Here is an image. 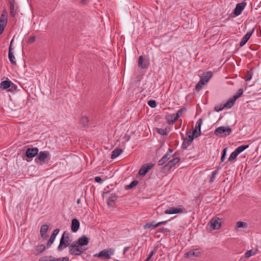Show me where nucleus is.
Masks as SVG:
<instances>
[{
  "label": "nucleus",
  "mask_w": 261,
  "mask_h": 261,
  "mask_svg": "<svg viewBox=\"0 0 261 261\" xmlns=\"http://www.w3.org/2000/svg\"><path fill=\"white\" fill-rule=\"evenodd\" d=\"M115 250L113 248L103 249L99 253L95 254L94 256L99 257L102 259H109L111 256L114 255Z\"/></svg>",
  "instance_id": "nucleus-1"
},
{
  "label": "nucleus",
  "mask_w": 261,
  "mask_h": 261,
  "mask_svg": "<svg viewBox=\"0 0 261 261\" xmlns=\"http://www.w3.org/2000/svg\"><path fill=\"white\" fill-rule=\"evenodd\" d=\"M85 249H82L75 242L71 243L69 247V252L72 255L79 256L85 252Z\"/></svg>",
  "instance_id": "nucleus-2"
},
{
  "label": "nucleus",
  "mask_w": 261,
  "mask_h": 261,
  "mask_svg": "<svg viewBox=\"0 0 261 261\" xmlns=\"http://www.w3.org/2000/svg\"><path fill=\"white\" fill-rule=\"evenodd\" d=\"M180 161V158L176 157L169 161L162 169L163 173L168 172L172 167L176 165Z\"/></svg>",
  "instance_id": "nucleus-3"
},
{
  "label": "nucleus",
  "mask_w": 261,
  "mask_h": 261,
  "mask_svg": "<svg viewBox=\"0 0 261 261\" xmlns=\"http://www.w3.org/2000/svg\"><path fill=\"white\" fill-rule=\"evenodd\" d=\"M8 12L6 10L3 11L0 18V35L4 31L5 27L7 23Z\"/></svg>",
  "instance_id": "nucleus-4"
},
{
  "label": "nucleus",
  "mask_w": 261,
  "mask_h": 261,
  "mask_svg": "<svg viewBox=\"0 0 261 261\" xmlns=\"http://www.w3.org/2000/svg\"><path fill=\"white\" fill-rule=\"evenodd\" d=\"M232 132V129L229 126H220L216 128L215 134L217 136L224 134L225 136L229 135Z\"/></svg>",
  "instance_id": "nucleus-5"
},
{
  "label": "nucleus",
  "mask_w": 261,
  "mask_h": 261,
  "mask_svg": "<svg viewBox=\"0 0 261 261\" xmlns=\"http://www.w3.org/2000/svg\"><path fill=\"white\" fill-rule=\"evenodd\" d=\"M71 239L61 238L60 241V244L57 248L58 250L61 251L65 248L69 247L71 244Z\"/></svg>",
  "instance_id": "nucleus-6"
},
{
  "label": "nucleus",
  "mask_w": 261,
  "mask_h": 261,
  "mask_svg": "<svg viewBox=\"0 0 261 261\" xmlns=\"http://www.w3.org/2000/svg\"><path fill=\"white\" fill-rule=\"evenodd\" d=\"M186 136L187 138L185 139L184 138V141L181 145V149L182 150L186 149L194 139L192 137H191L190 131L187 132Z\"/></svg>",
  "instance_id": "nucleus-7"
},
{
  "label": "nucleus",
  "mask_w": 261,
  "mask_h": 261,
  "mask_svg": "<svg viewBox=\"0 0 261 261\" xmlns=\"http://www.w3.org/2000/svg\"><path fill=\"white\" fill-rule=\"evenodd\" d=\"M185 211V208L182 205H179L178 207H171L165 211L166 214H175L181 213Z\"/></svg>",
  "instance_id": "nucleus-8"
},
{
  "label": "nucleus",
  "mask_w": 261,
  "mask_h": 261,
  "mask_svg": "<svg viewBox=\"0 0 261 261\" xmlns=\"http://www.w3.org/2000/svg\"><path fill=\"white\" fill-rule=\"evenodd\" d=\"M8 2L10 5V15L12 17H14L18 8L17 4L15 0H8Z\"/></svg>",
  "instance_id": "nucleus-9"
},
{
  "label": "nucleus",
  "mask_w": 261,
  "mask_h": 261,
  "mask_svg": "<svg viewBox=\"0 0 261 261\" xmlns=\"http://www.w3.org/2000/svg\"><path fill=\"white\" fill-rule=\"evenodd\" d=\"M154 166V164L152 163H148L144 164L141 167L138 174L141 176H144L146 174L151 170Z\"/></svg>",
  "instance_id": "nucleus-10"
},
{
  "label": "nucleus",
  "mask_w": 261,
  "mask_h": 261,
  "mask_svg": "<svg viewBox=\"0 0 261 261\" xmlns=\"http://www.w3.org/2000/svg\"><path fill=\"white\" fill-rule=\"evenodd\" d=\"M246 5L247 3L245 2L237 4L233 10V13L237 16L240 15L246 6Z\"/></svg>",
  "instance_id": "nucleus-11"
},
{
  "label": "nucleus",
  "mask_w": 261,
  "mask_h": 261,
  "mask_svg": "<svg viewBox=\"0 0 261 261\" xmlns=\"http://www.w3.org/2000/svg\"><path fill=\"white\" fill-rule=\"evenodd\" d=\"M214 230L219 229L221 225L220 220L219 218H213L208 224Z\"/></svg>",
  "instance_id": "nucleus-12"
},
{
  "label": "nucleus",
  "mask_w": 261,
  "mask_h": 261,
  "mask_svg": "<svg viewBox=\"0 0 261 261\" xmlns=\"http://www.w3.org/2000/svg\"><path fill=\"white\" fill-rule=\"evenodd\" d=\"M173 152L172 149L169 148L168 152L165 153V155L158 161V165L162 166L164 165L168 160H169L171 156V153Z\"/></svg>",
  "instance_id": "nucleus-13"
},
{
  "label": "nucleus",
  "mask_w": 261,
  "mask_h": 261,
  "mask_svg": "<svg viewBox=\"0 0 261 261\" xmlns=\"http://www.w3.org/2000/svg\"><path fill=\"white\" fill-rule=\"evenodd\" d=\"M39 149L38 148H29L25 151V155L28 158H32L38 154Z\"/></svg>",
  "instance_id": "nucleus-14"
},
{
  "label": "nucleus",
  "mask_w": 261,
  "mask_h": 261,
  "mask_svg": "<svg viewBox=\"0 0 261 261\" xmlns=\"http://www.w3.org/2000/svg\"><path fill=\"white\" fill-rule=\"evenodd\" d=\"M138 65L141 69H147L149 65V62L148 60H144L143 57L140 56L138 59Z\"/></svg>",
  "instance_id": "nucleus-15"
},
{
  "label": "nucleus",
  "mask_w": 261,
  "mask_h": 261,
  "mask_svg": "<svg viewBox=\"0 0 261 261\" xmlns=\"http://www.w3.org/2000/svg\"><path fill=\"white\" fill-rule=\"evenodd\" d=\"M59 231H60V229L58 228L54 230V231H53L52 234L51 235L49 239L48 240V242H47L46 246H47V248H49L51 246V245L53 244V243L56 239V237L59 233Z\"/></svg>",
  "instance_id": "nucleus-16"
},
{
  "label": "nucleus",
  "mask_w": 261,
  "mask_h": 261,
  "mask_svg": "<svg viewBox=\"0 0 261 261\" xmlns=\"http://www.w3.org/2000/svg\"><path fill=\"white\" fill-rule=\"evenodd\" d=\"M80 246L87 245L89 242V239L86 236H83L79 238L77 242H75Z\"/></svg>",
  "instance_id": "nucleus-17"
},
{
  "label": "nucleus",
  "mask_w": 261,
  "mask_h": 261,
  "mask_svg": "<svg viewBox=\"0 0 261 261\" xmlns=\"http://www.w3.org/2000/svg\"><path fill=\"white\" fill-rule=\"evenodd\" d=\"M45 246L44 245L41 244L35 246L34 248L32 250V252L35 255H37L42 253L45 250Z\"/></svg>",
  "instance_id": "nucleus-18"
},
{
  "label": "nucleus",
  "mask_w": 261,
  "mask_h": 261,
  "mask_svg": "<svg viewBox=\"0 0 261 261\" xmlns=\"http://www.w3.org/2000/svg\"><path fill=\"white\" fill-rule=\"evenodd\" d=\"M48 228L49 226L47 224H44L41 226L40 230V236L41 238L44 240H46L48 238V236L46 234V233L48 231Z\"/></svg>",
  "instance_id": "nucleus-19"
},
{
  "label": "nucleus",
  "mask_w": 261,
  "mask_h": 261,
  "mask_svg": "<svg viewBox=\"0 0 261 261\" xmlns=\"http://www.w3.org/2000/svg\"><path fill=\"white\" fill-rule=\"evenodd\" d=\"M80 222L77 219H73L71 221V229L73 232H76L79 229Z\"/></svg>",
  "instance_id": "nucleus-20"
},
{
  "label": "nucleus",
  "mask_w": 261,
  "mask_h": 261,
  "mask_svg": "<svg viewBox=\"0 0 261 261\" xmlns=\"http://www.w3.org/2000/svg\"><path fill=\"white\" fill-rule=\"evenodd\" d=\"M178 119V114H173L166 117V121L168 124H173Z\"/></svg>",
  "instance_id": "nucleus-21"
},
{
  "label": "nucleus",
  "mask_w": 261,
  "mask_h": 261,
  "mask_svg": "<svg viewBox=\"0 0 261 261\" xmlns=\"http://www.w3.org/2000/svg\"><path fill=\"white\" fill-rule=\"evenodd\" d=\"M48 155L49 152L48 151H40L38 156L35 159V161L37 162V160H38L41 162H44Z\"/></svg>",
  "instance_id": "nucleus-22"
},
{
  "label": "nucleus",
  "mask_w": 261,
  "mask_h": 261,
  "mask_svg": "<svg viewBox=\"0 0 261 261\" xmlns=\"http://www.w3.org/2000/svg\"><path fill=\"white\" fill-rule=\"evenodd\" d=\"M200 252L199 251V250L198 249H196L186 252L185 254V257L190 258L193 256H198Z\"/></svg>",
  "instance_id": "nucleus-23"
},
{
  "label": "nucleus",
  "mask_w": 261,
  "mask_h": 261,
  "mask_svg": "<svg viewBox=\"0 0 261 261\" xmlns=\"http://www.w3.org/2000/svg\"><path fill=\"white\" fill-rule=\"evenodd\" d=\"M157 227H158L157 225V223H155V221H152L151 222L147 223L146 224H145L144 225L143 228L145 229H152Z\"/></svg>",
  "instance_id": "nucleus-24"
},
{
  "label": "nucleus",
  "mask_w": 261,
  "mask_h": 261,
  "mask_svg": "<svg viewBox=\"0 0 261 261\" xmlns=\"http://www.w3.org/2000/svg\"><path fill=\"white\" fill-rule=\"evenodd\" d=\"M80 123L84 127H88L89 125V120L87 117L83 116L80 119Z\"/></svg>",
  "instance_id": "nucleus-25"
},
{
  "label": "nucleus",
  "mask_w": 261,
  "mask_h": 261,
  "mask_svg": "<svg viewBox=\"0 0 261 261\" xmlns=\"http://www.w3.org/2000/svg\"><path fill=\"white\" fill-rule=\"evenodd\" d=\"M122 152V150L120 148H115L113 151L111 155V159H114L118 157Z\"/></svg>",
  "instance_id": "nucleus-26"
},
{
  "label": "nucleus",
  "mask_w": 261,
  "mask_h": 261,
  "mask_svg": "<svg viewBox=\"0 0 261 261\" xmlns=\"http://www.w3.org/2000/svg\"><path fill=\"white\" fill-rule=\"evenodd\" d=\"M11 84V81L6 80L1 82L0 87L3 89H7L10 87Z\"/></svg>",
  "instance_id": "nucleus-27"
},
{
  "label": "nucleus",
  "mask_w": 261,
  "mask_h": 261,
  "mask_svg": "<svg viewBox=\"0 0 261 261\" xmlns=\"http://www.w3.org/2000/svg\"><path fill=\"white\" fill-rule=\"evenodd\" d=\"M235 101H236L234 100H233V98L232 97V98H230L229 100H228L226 101V102L223 105L224 108L230 109L233 106Z\"/></svg>",
  "instance_id": "nucleus-28"
},
{
  "label": "nucleus",
  "mask_w": 261,
  "mask_h": 261,
  "mask_svg": "<svg viewBox=\"0 0 261 261\" xmlns=\"http://www.w3.org/2000/svg\"><path fill=\"white\" fill-rule=\"evenodd\" d=\"M213 73L211 71H207L202 77L201 80H203L205 83H207L210 79L212 77Z\"/></svg>",
  "instance_id": "nucleus-29"
},
{
  "label": "nucleus",
  "mask_w": 261,
  "mask_h": 261,
  "mask_svg": "<svg viewBox=\"0 0 261 261\" xmlns=\"http://www.w3.org/2000/svg\"><path fill=\"white\" fill-rule=\"evenodd\" d=\"M117 200V195L116 194L113 193L111 195L107 200V203L109 206H110L111 202H114Z\"/></svg>",
  "instance_id": "nucleus-30"
},
{
  "label": "nucleus",
  "mask_w": 261,
  "mask_h": 261,
  "mask_svg": "<svg viewBox=\"0 0 261 261\" xmlns=\"http://www.w3.org/2000/svg\"><path fill=\"white\" fill-rule=\"evenodd\" d=\"M8 58L13 65L16 64L15 58L12 52L8 51Z\"/></svg>",
  "instance_id": "nucleus-31"
},
{
  "label": "nucleus",
  "mask_w": 261,
  "mask_h": 261,
  "mask_svg": "<svg viewBox=\"0 0 261 261\" xmlns=\"http://www.w3.org/2000/svg\"><path fill=\"white\" fill-rule=\"evenodd\" d=\"M249 147V145H241L237 147L235 151L239 154L240 153L243 152L246 149Z\"/></svg>",
  "instance_id": "nucleus-32"
},
{
  "label": "nucleus",
  "mask_w": 261,
  "mask_h": 261,
  "mask_svg": "<svg viewBox=\"0 0 261 261\" xmlns=\"http://www.w3.org/2000/svg\"><path fill=\"white\" fill-rule=\"evenodd\" d=\"M243 89L242 88L239 89L238 90L237 93L233 96L232 98H233V100L236 101L237 99H238L239 97H240L242 96V95L243 94Z\"/></svg>",
  "instance_id": "nucleus-33"
},
{
  "label": "nucleus",
  "mask_w": 261,
  "mask_h": 261,
  "mask_svg": "<svg viewBox=\"0 0 261 261\" xmlns=\"http://www.w3.org/2000/svg\"><path fill=\"white\" fill-rule=\"evenodd\" d=\"M238 155H239V154L234 150L233 152H232L230 154V155L227 160V162H232L233 160H234V159H236V158L237 157V156Z\"/></svg>",
  "instance_id": "nucleus-34"
},
{
  "label": "nucleus",
  "mask_w": 261,
  "mask_h": 261,
  "mask_svg": "<svg viewBox=\"0 0 261 261\" xmlns=\"http://www.w3.org/2000/svg\"><path fill=\"white\" fill-rule=\"evenodd\" d=\"M219 170V169L218 168L212 172L211 176L210 177V182H213L215 180L216 176L217 174H218Z\"/></svg>",
  "instance_id": "nucleus-35"
},
{
  "label": "nucleus",
  "mask_w": 261,
  "mask_h": 261,
  "mask_svg": "<svg viewBox=\"0 0 261 261\" xmlns=\"http://www.w3.org/2000/svg\"><path fill=\"white\" fill-rule=\"evenodd\" d=\"M201 135V130L194 129L192 133H191V136L194 139L197 138Z\"/></svg>",
  "instance_id": "nucleus-36"
},
{
  "label": "nucleus",
  "mask_w": 261,
  "mask_h": 261,
  "mask_svg": "<svg viewBox=\"0 0 261 261\" xmlns=\"http://www.w3.org/2000/svg\"><path fill=\"white\" fill-rule=\"evenodd\" d=\"M236 226H237V227L238 228H247L248 225L246 222H242V221H238L237 222Z\"/></svg>",
  "instance_id": "nucleus-37"
},
{
  "label": "nucleus",
  "mask_w": 261,
  "mask_h": 261,
  "mask_svg": "<svg viewBox=\"0 0 261 261\" xmlns=\"http://www.w3.org/2000/svg\"><path fill=\"white\" fill-rule=\"evenodd\" d=\"M206 83L204 82L203 80H200L197 84L195 86V90L196 91H199L201 89L202 87V85L205 84Z\"/></svg>",
  "instance_id": "nucleus-38"
},
{
  "label": "nucleus",
  "mask_w": 261,
  "mask_h": 261,
  "mask_svg": "<svg viewBox=\"0 0 261 261\" xmlns=\"http://www.w3.org/2000/svg\"><path fill=\"white\" fill-rule=\"evenodd\" d=\"M138 183L137 180H134L133 181L130 182V184L125 187V189L128 190L133 188L135 187Z\"/></svg>",
  "instance_id": "nucleus-39"
},
{
  "label": "nucleus",
  "mask_w": 261,
  "mask_h": 261,
  "mask_svg": "<svg viewBox=\"0 0 261 261\" xmlns=\"http://www.w3.org/2000/svg\"><path fill=\"white\" fill-rule=\"evenodd\" d=\"M202 124V119H199L196 122L195 129L197 130H201V126Z\"/></svg>",
  "instance_id": "nucleus-40"
},
{
  "label": "nucleus",
  "mask_w": 261,
  "mask_h": 261,
  "mask_svg": "<svg viewBox=\"0 0 261 261\" xmlns=\"http://www.w3.org/2000/svg\"><path fill=\"white\" fill-rule=\"evenodd\" d=\"M254 31V28H253L251 30H250L249 32H248L245 36L243 37L244 38L248 41L250 37L251 36L252 34L253 33Z\"/></svg>",
  "instance_id": "nucleus-41"
},
{
  "label": "nucleus",
  "mask_w": 261,
  "mask_h": 261,
  "mask_svg": "<svg viewBox=\"0 0 261 261\" xmlns=\"http://www.w3.org/2000/svg\"><path fill=\"white\" fill-rule=\"evenodd\" d=\"M252 76V70L250 69V70L248 71L245 77V80L246 81H250Z\"/></svg>",
  "instance_id": "nucleus-42"
},
{
  "label": "nucleus",
  "mask_w": 261,
  "mask_h": 261,
  "mask_svg": "<svg viewBox=\"0 0 261 261\" xmlns=\"http://www.w3.org/2000/svg\"><path fill=\"white\" fill-rule=\"evenodd\" d=\"M157 132H158V133H159V134L162 135L166 136L167 135V129L166 128H158Z\"/></svg>",
  "instance_id": "nucleus-43"
},
{
  "label": "nucleus",
  "mask_w": 261,
  "mask_h": 261,
  "mask_svg": "<svg viewBox=\"0 0 261 261\" xmlns=\"http://www.w3.org/2000/svg\"><path fill=\"white\" fill-rule=\"evenodd\" d=\"M227 148L226 147L223 149L222 155L221 157V162H223L225 159V157L226 155Z\"/></svg>",
  "instance_id": "nucleus-44"
},
{
  "label": "nucleus",
  "mask_w": 261,
  "mask_h": 261,
  "mask_svg": "<svg viewBox=\"0 0 261 261\" xmlns=\"http://www.w3.org/2000/svg\"><path fill=\"white\" fill-rule=\"evenodd\" d=\"M256 254V252L254 251H253L252 250H250L247 251L245 253V256L246 257L248 258L251 256L254 255Z\"/></svg>",
  "instance_id": "nucleus-45"
},
{
  "label": "nucleus",
  "mask_w": 261,
  "mask_h": 261,
  "mask_svg": "<svg viewBox=\"0 0 261 261\" xmlns=\"http://www.w3.org/2000/svg\"><path fill=\"white\" fill-rule=\"evenodd\" d=\"M148 105L152 108H154L156 106V101L154 100H150L147 102Z\"/></svg>",
  "instance_id": "nucleus-46"
},
{
  "label": "nucleus",
  "mask_w": 261,
  "mask_h": 261,
  "mask_svg": "<svg viewBox=\"0 0 261 261\" xmlns=\"http://www.w3.org/2000/svg\"><path fill=\"white\" fill-rule=\"evenodd\" d=\"M187 111V109L186 108H182L179 110L178 111V112L175 114H178V118L181 116L182 114L184 113H185Z\"/></svg>",
  "instance_id": "nucleus-47"
},
{
  "label": "nucleus",
  "mask_w": 261,
  "mask_h": 261,
  "mask_svg": "<svg viewBox=\"0 0 261 261\" xmlns=\"http://www.w3.org/2000/svg\"><path fill=\"white\" fill-rule=\"evenodd\" d=\"M156 249L154 248L152 251H151L149 254L148 255V257L146 258V259L144 261H149L151 257L153 255V254L156 252Z\"/></svg>",
  "instance_id": "nucleus-48"
},
{
  "label": "nucleus",
  "mask_w": 261,
  "mask_h": 261,
  "mask_svg": "<svg viewBox=\"0 0 261 261\" xmlns=\"http://www.w3.org/2000/svg\"><path fill=\"white\" fill-rule=\"evenodd\" d=\"M224 108L223 105H220L216 106L214 108L215 111L216 112H219L222 111Z\"/></svg>",
  "instance_id": "nucleus-49"
},
{
  "label": "nucleus",
  "mask_w": 261,
  "mask_h": 261,
  "mask_svg": "<svg viewBox=\"0 0 261 261\" xmlns=\"http://www.w3.org/2000/svg\"><path fill=\"white\" fill-rule=\"evenodd\" d=\"M61 238H64L66 239H71V235L70 234L67 232V231H64L61 237Z\"/></svg>",
  "instance_id": "nucleus-50"
},
{
  "label": "nucleus",
  "mask_w": 261,
  "mask_h": 261,
  "mask_svg": "<svg viewBox=\"0 0 261 261\" xmlns=\"http://www.w3.org/2000/svg\"><path fill=\"white\" fill-rule=\"evenodd\" d=\"M53 257L51 256H50L49 257L44 256V257H41L39 259V260L40 261H50Z\"/></svg>",
  "instance_id": "nucleus-51"
},
{
  "label": "nucleus",
  "mask_w": 261,
  "mask_h": 261,
  "mask_svg": "<svg viewBox=\"0 0 261 261\" xmlns=\"http://www.w3.org/2000/svg\"><path fill=\"white\" fill-rule=\"evenodd\" d=\"M94 180L99 184H102L103 181V180L99 176H96L94 177Z\"/></svg>",
  "instance_id": "nucleus-52"
},
{
  "label": "nucleus",
  "mask_w": 261,
  "mask_h": 261,
  "mask_svg": "<svg viewBox=\"0 0 261 261\" xmlns=\"http://www.w3.org/2000/svg\"><path fill=\"white\" fill-rule=\"evenodd\" d=\"M248 41L246 40L244 37H243L242 39H241L240 42V45L241 46H244L247 42Z\"/></svg>",
  "instance_id": "nucleus-53"
},
{
  "label": "nucleus",
  "mask_w": 261,
  "mask_h": 261,
  "mask_svg": "<svg viewBox=\"0 0 261 261\" xmlns=\"http://www.w3.org/2000/svg\"><path fill=\"white\" fill-rule=\"evenodd\" d=\"M35 36H31L29 39H28V43H32L33 42H34L35 40Z\"/></svg>",
  "instance_id": "nucleus-54"
},
{
  "label": "nucleus",
  "mask_w": 261,
  "mask_h": 261,
  "mask_svg": "<svg viewBox=\"0 0 261 261\" xmlns=\"http://www.w3.org/2000/svg\"><path fill=\"white\" fill-rule=\"evenodd\" d=\"M59 261H69L68 257H59L58 258Z\"/></svg>",
  "instance_id": "nucleus-55"
},
{
  "label": "nucleus",
  "mask_w": 261,
  "mask_h": 261,
  "mask_svg": "<svg viewBox=\"0 0 261 261\" xmlns=\"http://www.w3.org/2000/svg\"><path fill=\"white\" fill-rule=\"evenodd\" d=\"M13 42V39L12 40H11V41L10 42V44L9 48V51L12 52L13 48H12V45Z\"/></svg>",
  "instance_id": "nucleus-56"
},
{
  "label": "nucleus",
  "mask_w": 261,
  "mask_h": 261,
  "mask_svg": "<svg viewBox=\"0 0 261 261\" xmlns=\"http://www.w3.org/2000/svg\"><path fill=\"white\" fill-rule=\"evenodd\" d=\"M167 223V221H161V222L157 223V225H158V226H159L160 225H161L162 224H166Z\"/></svg>",
  "instance_id": "nucleus-57"
},
{
  "label": "nucleus",
  "mask_w": 261,
  "mask_h": 261,
  "mask_svg": "<svg viewBox=\"0 0 261 261\" xmlns=\"http://www.w3.org/2000/svg\"><path fill=\"white\" fill-rule=\"evenodd\" d=\"M129 249V247H125L123 249V254H125V252Z\"/></svg>",
  "instance_id": "nucleus-58"
},
{
  "label": "nucleus",
  "mask_w": 261,
  "mask_h": 261,
  "mask_svg": "<svg viewBox=\"0 0 261 261\" xmlns=\"http://www.w3.org/2000/svg\"><path fill=\"white\" fill-rule=\"evenodd\" d=\"M88 2V0H81V3L84 4H86Z\"/></svg>",
  "instance_id": "nucleus-59"
},
{
  "label": "nucleus",
  "mask_w": 261,
  "mask_h": 261,
  "mask_svg": "<svg viewBox=\"0 0 261 261\" xmlns=\"http://www.w3.org/2000/svg\"><path fill=\"white\" fill-rule=\"evenodd\" d=\"M77 203V204H80L81 203V199H78L77 201H76Z\"/></svg>",
  "instance_id": "nucleus-60"
},
{
  "label": "nucleus",
  "mask_w": 261,
  "mask_h": 261,
  "mask_svg": "<svg viewBox=\"0 0 261 261\" xmlns=\"http://www.w3.org/2000/svg\"><path fill=\"white\" fill-rule=\"evenodd\" d=\"M54 261H59L58 258H54Z\"/></svg>",
  "instance_id": "nucleus-61"
},
{
  "label": "nucleus",
  "mask_w": 261,
  "mask_h": 261,
  "mask_svg": "<svg viewBox=\"0 0 261 261\" xmlns=\"http://www.w3.org/2000/svg\"><path fill=\"white\" fill-rule=\"evenodd\" d=\"M50 261H54V257H53Z\"/></svg>",
  "instance_id": "nucleus-62"
},
{
  "label": "nucleus",
  "mask_w": 261,
  "mask_h": 261,
  "mask_svg": "<svg viewBox=\"0 0 261 261\" xmlns=\"http://www.w3.org/2000/svg\"><path fill=\"white\" fill-rule=\"evenodd\" d=\"M163 230H167V228H164V229L163 228Z\"/></svg>",
  "instance_id": "nucleus-63"
}]
</instances>
